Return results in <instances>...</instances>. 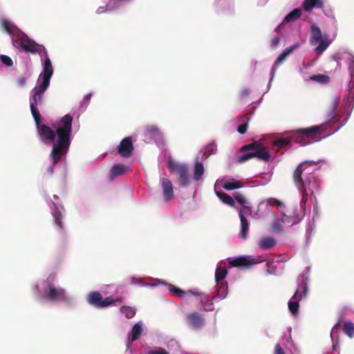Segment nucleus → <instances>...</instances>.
Returning a JSON list of instances; mask_svg holds the SVG:
<instances>
[{
	"label": "nucleus",
	"mask_w": 354,
	"mask_h": 354,
	"mask_svg": "<svg viewBox=\"0 0 354 354\" xmlns=\"http://www.w3.org/2000/svg\"><path fill=\"white\" fill-rule=\"evenodd\" d=\"M1 25L2 28L12 37V44L15 47L32 54L38 53L40 55L42 71L33 89L46 91L49 86L50 78L53 74L52 62L48 57L47 50L43 45L38 44L30 39L8 19L1 18Z\"/></svg>",
	"instance_id": "obj_2"
},
{
	"label": "nucleus",
	"mask_w": 354,
	"mask_h": 354,
	"mask_svg": "<svg viewBox=\"0 0 354 354\" xmlns=\"http://www.w3.org/2000/svg\"><path fill=\"white\" fill-rule=\"evenodd\" d=\"M45 91L32 89L30 97V111L37 129L40 140L46 145H50L55 142V133L49 127L41 124V116L37 106L41 104L42 96Z\"/></svg>",
	"instance_id": "obj_6"
},
{
	"label": "nucleus",
	"mask_w": 354,
	"mask_h": 354,
	"mask_svg": "<svg viewBox=\"0 0 354 354\" xmlns=\"http://www.w3.org/2000/svg\"><path fill=\"white\" fill-rule=\"evenodd\" d=\"M289 143V140L286 138H280L275 140L274 142V144L277 146H279L280 147H285L288 145Z\"/></svg>",
	"instance_id": "obj_42"
},
{
	"label": "nucleus",
	"mask_w": 354,
	"mask_h": 354,
	"mask_svg": "<svg viewBox=\"0 0 354 354\" xmlns=\"http://www.w3.org/2000/svg\"><path fill=\"white\" fill-rule=\"evenodd\" d=\"M129 171V167L122 164L114 165L110 170L109 180H113L115 177L122 175Z\"/></svg>",
	"instance_id": "obj_25"
},
{
	"label": "nucleus",
	"mask_w": 354,
	"mask_h": 354,
	"mask_svg": "<svg viewBox=\"0 0 354 354\" xmlns=\"http://www.w3.org/2000/svg\"><path fill=\"white\" fill-rule=\"evenodd\" d=\"M91 96L92 93H88L84 97L80 107V110L81 111H84L86 109V106L91 101Z\"/></svg>",
	"instance_id": "obj_36"
},
{
	"label": "nucleus",
	"mask_w": 354,
	"mask_h": 354,
	"mask_svg": "<svg viewBox=\"0 0 354 354\" xmlns=\"http://www.w3.org/2000/svg\"><path fill=\"white\" fill-rule=\"evenodd\" d=\"M241 151L243 153L238 157L239 163H243L253 158H257L263 161H268L270 158L268 149L258 142L243 146Z\"/></svg>",
	"instance_id": "obj_7"
},
{
	"label": "nucleus",
	"mask_w": 354,
	"mask_h": 354,
	"mask_svg": "<svg viewBox=\"0 0 354 354\" xmlns=\"http://www.w3.org/2000/svg\"><path fill=\"white\" fill-rule=\"evenodd\" d=\"M327 78L328 77L324 75H312L309 77V79L310 80H313V81H315V82H317L319 83H324L326 81Z\"/></svg>",
	"instance_id": "obj_37"
},
{
	"label": "nucleus",
	"mask_w": 354,
	"mask_h": 354,
	"mask_svg": "<svg viewBox=\"0 0 354 354\" xmlns=\"http://www.w3.org/2000/svg\"><path fill=\"white\" fill-rule=\"evenodd\" d=\"M300 46V44L299 42H296L293 45L286 48L285 50H283L282 53H283L287 57L290 55L294 50L298 48Z\"/></svg>",
	"instance_id": "obj_39"
},
{
	"label": "nucleus",
	"mask_w": 354,
	"mask_h": 354,
	"mask_svg": "<svg viewBox=\"0 0 354 354\" xmlns=\"http://www.w3.org/2000/svg\"><path fill=\"white\" fill-rule=\"evenodd\" d=\"M119 153L124 158L131 156L133 150V142L130 137L124 138L118 147Z\"/></svg>",
	"instance_id": "obj_20"
},
{
	"label": "nucleus",
	"mask_w": 354,
	"mask_h": 354,
	"mask_svg": "<svg viewBox=\"0 0 354 354\" xmlns=\"http://www.w3.org/2000/svg\"><path fill=\"white\" fill-rule=\"evenodd\" d=\"M214 192L217 197L225 204L234 207L235 205V201L232 197L229 196L225 192H223L221 189H214Z\"/></svg>",
	"instance_id": "obj_29"
},
{
	"label": "nucleus",
	"mask_w": 354,
	"mask_h": 354,
	"mask_svg": "<svg viewBox=\"0 0 354 354\" xmlns=\"http://www.w3.org/2000/svg\"><path fill=\"white\" fill-rule=\"evenodd\" d=\"M334 60L338 65L344 62L347 66L354 62V55L348 51H341L336 53L333 57Z\"/></svg>",
	"instance_id": "obj_24"
},
{
	"label": "nucleus",
	"mask_w": 354,
	"mask_h": 354,
	"mask_svg": "<svg viewBox=\"0 0 354 354\" xmlns=\"http://www.w3.org/2000/svg\"><path fill=\"white\" fill-rule=\"evenodd\" d=\"M50 208L54 219L55 225L58 229H62L63 227L62 218L64 216V208L63 205L53 202L50 205Z\"/></svg>",
	"instance_id": "obj_18"
},
{
	"label": "nucleus",
	"mask_w": 354,
	"mask_h": 354,
	"mask_svg": "<svg viewBox=\"0 0 354 354\" xmlns=\"http://www.w3.org/2000/svg\"><path fill=\"white\" fill-rule=\"evenodd\" d=\"M0 60L6 66H11L13 64L12 59L8 55H1Z\"/></svg>",
	"instance_id": "obj_40"
},
{
	"label": "nucleus",
	"mask_w": 354,
	"mask_h": 354,
	"mask_svg": "<svg viewBox=\"0 0 354 354\" xmlns=\"http://www.w3.org/2000/svg\"><path fill=\"white\" fill-rule=\"evenodd\" d=\"M267 272L270 274H276L277 272V268L273 262H268L266 264Z\"/></svg>",
	"instance_id": "obj_41"
},
{
	"label": "nucleus",
	"mask_w": 354,
	"mask_h": 354,
	"mask_svg": "<svg viewBox=\"0 0 354 354\" xmlns=\"http://www.w3.org/2000/svg\"><path fill=\"white\" fill-rule=\"evenodd\" d=\"M243 187L241 181L234 178H220L214 184V189L234 190Z\"/></svg>",
	"instance_id": "obj_16"
},
{
	"label": "nucleus",
	"mask_w": 354,
	"mask_h": 354,
	"mask_svg": "<svg viewBox=\"0 0 354 354\" xmlns=\"http://www.w3.org/2000/svg\"><path fill=\"white\" fill-rule=\"evenodd\" d=\"M88 304L96 308H104L115 304V299L110 296L103 298L102 295L97 291L91 292L87 295Z\"/></svg>",
	"instance_id": "obj_14"
},
{
	"label": "nucleus",
	"mask_w": 354,
	"mask_h": 354,
	"mask_svg": "<svg viewBox=\"0 0 354 354\" xmlns=\"http://www.w3.org/2000/svg\"><path fill=\"white\" fill-rule=\"evenodd\" d=\"M275 354H284L283 348L279 344L275 346Z\"/></svg>",
	"instance_id": "obj_48"
},
{
	"label": "nucleus",
	"mask_w": 354,
	"mask_h": 354,
	"mask_svg": "<svg viewBox=\"0 0 354 354\" xmlns=\"http://www.w3.org/2000/svg\"><path fill=\"white\" fill-rule=\"evenodd\" d=\"M53 198L55 200H57V199H58V196L57 195H53Z\"/></svg>",
	"instance_id": "obj_51"
},
{
	"label": "nucleus",
	"mask_w": 354,
	"mask_h": 354,
	"mask_svg": "<svg viewBox=\"0 0 354 354\" xmlns=\"http://www.w3.org/2000/svg\"><path fill=\"white\" fill-rule=\"evenodd\" d=\"M227 271L225 268L217 266L215 271V281L217 285H219L224 279L226 277Z\"/></svg>",
	"instance_id": "obj_32"
},
{
	"label": "nucleus",
	"mask_w": 354,
	"mask_h": 354,
	"mask_svg": "<svg viewBox=\"0 0 354 354\" xmlns=\"http://www.w3.org/2000/svg\"><path fill=\"white\" fill-rule=\"evenodd\" d=\"M168 168L171 172L178 174L180 187H187L189 186L192 178L189 174V167L187 164L178 162L169 158L168 159Z\"/></svg>",
	"instance_id": "obj_13"
},
{
	"label": "nucleus",
	"mask_w": 354,
	"mask_h": 354,
	"mask_svg": "<svg viewBox=\"0 0 354 354\" xmlns=\"http://www.w3.org/2000/svg\"><path fill=\"white\" fill-rule=\"evenodd\" d=\"M120 312L128 319L133 317L136 315V309L131 306H122Z\"/></svg>",
	"instance_id": "obj_35"
},
{
	"label": "nucleus",
	"mask_w": 354,
	"mask_h": 354,
	"mask_svg": "<svg viewBox=\"0 0 354 354\" xmlns=\"http://www.w3.org/2000/svg\"><path fill=\"white\" fill-rule=\"evenodd\" d=\"M202 305L204 306V308L206 310H211L213 309V304L207 300V303L206 304H203V301L201 300Z\"/></svg>",
	"instance_id": "obj_47"
},
{
	"label": "nucleus",
	"mask_w": 354,
	"mask_h": 354,
	"mask_svg": "<svg viewBox=\"0 0 354 354\" xmlns=\"http://www.w3.org/2000/svg\"><path fill=\"white\" fill-rule=\"evenodd\" d=\"M317 165L314 161H304L295 169L293 175L295 184L301 195L300 208L305 212L308 198L315 199V193L320 188V180L313 174Z\"/></svg>",
	"instance_id": "obj_3"
},
{
	"label": "nucleus",
	"mask_w": 354,
	"mask_h": 354,
	"mask_svg": "<svg viewBox=\"0 0 354 354\" xmlns=\"http://www.w3.org/2000/svg\"><path fill=\"white\" fill-rule=\"evenodd\" d=\"M311 35L310 37V44L315 46V52L317 55H322L331 44V40L327 34H322L320 28L315 24L310 27Z\"/></svg>",
	"instance_id": "obj_11"
},
{
	"label": "nucleus",
	"mask_w": 354,
	"mask_h": 354,
	"mask_svg": "<svg viewBox=\"0 0 354 354\" xmlns=\"http://www.w3.org/2000/svg\"><path fill=\"white\" fill-rule=\"evenodd\" d=\"M72 122L73 116L70 114H66L57 124L56 127L57 139L54 142L50 154V158L53 163L47 169L50 175L54 173V167L57 161L68 151L71 145L70 133L72 129Z\"/></svg>",
	"instance_id": "obj_4"
},
{
	"label": "nucleus",
	"mask_w": 354,
	"mask_h": 354,
	"mask_svg": "<svg viewBox=\"0 0 354 354\" xmlns=\"http://www.w3.org/2000/svg\"><path fill=\"white\" fill-rule=\"evenodd\" d=\"M286 57L287 56L283 53H281L274 64L279 66L286 59Z\"/></svg>",
	"instance_id": "obj_45"
},
{
	"label": "nucleus",
	"mask_w": 354,
	"mask_h": 354,
	"mask_svg": "<svg viewBox=\"0 0 354 354\" xmlns=\"http://www.w3.org/2000/svg\"><path fill=\"white\" fill-rule=\"evenodd\" d=\"M147 354H170L168 351L161 347H155L149 350Z\"/></svg>",
	"instance_id": "obj_38"
},
{
	"label": "nucleus",
	"mask_w": 354,
	"mask_h": 354,
	"mask_svg": "<svg viewBox=\"0 0 354 354\" xmlns=\"http://www.w3.org/2000/svg\"><path fill=\"white\" fill-rule=\"evenodd\" d=\"M188 324L195 330H199L205 324L203 317L198 313H188L186 315Z\"/></svg>",
	"instance_id": "obj_19"
},
{
	"label": "nucleus",
	"mask_w": 354,
	"mask_h": 354,
	"mask_svg": "<svg viewBox=\"0 0 354 354\" xmlns=\"http://www.w3.org/2000/svg\"><path fill=\"white\" fill-rule=\"evenodd\" d=\"M57 276L50 274L46 280L35 283L32 286L33 295L37 299L53 302L68 301L71 298L65 289L55 284Z\"/></svg>",
	"instance_id": "obj_5"
},
{
	"label": "nucleus",
	"mask_w": 354,
	"mask_h": 354,
	"mask_svg": "<svg viewBox=\"0 0 354 354\" xmlns=\"http://www.w3.org/2000/svg\"><path fill=\"white\" fill-rule=\"evenodd\" d=\"M339 323L340 319L338 321L337 323H336L333 327L331 329L330 331V337L333 342L335 341V343L333 345V351H338V344H339V339H338V333L339 331Z\"/></svg>",
	"instance_id": "obj_30"
},
{
	"label": "nucleus",
	"mask_w": 354,
	"mask_h": 354,
	"mask_svg": "<svg viewBox=\"0 0 354 354\" xmlns=\"http://www.w3.org/2000/svg\"><path fill=\"white\" fill-rule=\"evenodd\" d=\"M275 205L281 206L282 203L272 198L262 201L258 206V212L260 214H263L264 212H269L271 211V207Z\"/></svg>",
	"instance_id": "obj_23"
},
{
	"label": "nucleus",
	"mask_w": 354,
	"mask_h": 354,
	"mask_svg": "<svg viewBox=\"0 0 354 354\" xmlns=\"http://www.w3.org/2000/svg\"><path fill=\"white\" fill-rule=\"evenodd\" d=\"M279 66H276L275 64L273 65L272 69H271V71H270V81L268 82V88H267V91L266 92L270 89V86H271V83H272V81L274 79V77L275 75V72Z\"/></svg>",
	"instance_id": "obj_43"
},
{
	"label": "nucleus",
	"mask_w": 354,
	"mask_h": 354,
	"mask_svg": "<svg viewBox=\"0 0 354 354\" xmlns=\"http://www.w3.org/2000/svg\"><path fill=\"white\" fill-rule=\"evenodd\" d=\"M348 70L351 81L348 85V95L344 99V111L348 112V115L342 120L340 118L336 119L340 97L337 95L333 97L326 113L327 123L300 129L295 131L294 137L296 142L300 145L305 146L319 141L322 138L337 132L346 124L354 106V62L348 66Z\"/></svg>",
	"instance_id": "obj_1"
},
{
	"label": "nucleus",
	"mask_w": 354,
	"mask_h": 354,
	"mask_svg": "<svg viewBox=\"0 0 354 354\" xmlns=\"http://www.w3.org/2000/svg\"><path fill=\"white\" fill-rule=\"evenodd\" d=\"M301 15V10L299 8H295L289 12L283 19V22H292L299 19Z\"/></svg>",
	"instance_id": "obj_33"
},
{
	"label": "nucleus",
	"mask_w": 354,
	"mask_h": 354,
	"mask_svg": "<svg viewBox=\"0 0 354 354\" xmlns=\"http://www.w3.org/2000/svg\"><path fill=\"white\" fill-rule=\"evenodd\" d=\"M247 129H248V124H244L239 125L238 127L237 131L240 134H244V133H246Z\"/></svg>",
	"instance_id": "obj_46"
},
{
	"label": "nucleus",
	"mask_w": 354,
	"mask_h": 354,
	"mask_svg": "<svg viewBox=\"0 0 354 354\" xmlns=\"http://www.w3.org/2000/svg\"><path fill=\"white\" fill-rule=\"evenodd\" d=\"M279 42H280V37L278 35L274 37L270 41L271 48L273 49L277 48L279 46Z\"/></svg>",
	"instance_id": "obj_44"
},
{
	"label": "nucleus",
	"mask_w": 354,
	"mask_h": 354,
	"mask_svg": "<svg viewBox=\"0 0 354 354\" xmlns=\"http://www.w3.org/2000/svg\"><path fill=\"white\" fill-rule=\"evenodd\" d=\"M235 200L243 206L242 209L239 211V216L241 221V230L239 232V237L243 240L248 238V232L249 230V222L245 218V214L250 213L251 210L250 207L247 206L248 203L246 198L241 193L236 192L234 194Z\"/></svg>",
	"instance_id": "obj_12"
},
{
	"label": "nucleus",
	"mask_w": 354,
	"mask_h": 354,
	"mask_svg": "<svg viewBox=\"0 0 354 354\" xmlns=\"http://www.w3.org/2000/svg\"><path fill=\"white\" fill-rule=\"evenodd\" d=\"M131 283L132 284H138L141 286H143V287H151V288H154V287H157L158 286L162 284V285H164V286H167L169 287V290L171 292H174V293H176L181 298H185L187 295H194V296H200V297H203L204 296L205 297V299H207V295H205L203 293H201V292H198L197 291H194V290H189L188 292H185L171 284H168L167 283L163 281H161L158 279H151V281H153V283H145L141 279H139V278H136V277H131Z\"/></svg>",
	"instance_id": "obj_9"
},
{
	"label": "nucleus",
	"mask_w": 354,
	"mask_h": 354,
	"mask_svg": "<svg viewBox=\"0 0 354 354\" xmlns=\"http://www.w3.org/2000/svg\"><path fill=\"white\" fill-rule=\"evenodd\" d=\"M313 228L311 227H309L306 230V242L308 243L310 242V236L311 234Z\"/></svg>",
	"instance_id": "obj_49"
},
{
	"label": "nucleus",
	"mask_w": 354,
	"mask_h": 354,
	"mask_svg": "<svg viewBox=\"0 0 354 354\" xmlns=\"http://www.w3.org/2000/svg\"><path fill=\"white\" fill-rule=\"evenodd\" d=\"M277 240L271 236H262L257 241L258 248L262 250H268L274 248Z\"/></svg>",
	"instance_id": "obj_22"
},
{
	"label": "nucleus",
	"mask_w": 354,
	"mask_h": 354,
	"mask_svg": "<svg viewBox=\"0 0 354 354\" xmlns=\"http://www.w3.org/2000/svg\"><path fill=\"white\" fill-rule=\"evenodd\" d=\"M216 294L212 297V299L214 301L225 299L228 292V288L226 282H221L219 285L216 284Z\"/></svg>",
	"instance_id": "obj_26"
},
{
	"label": "nucleus",
	"mask_w": 354,
	"mask_h": 354,
	"mask_svg": "<svg viewBox=\"0 0 354 354\" xmlns=\"http://www.w3.org/2000/svg\"><path fill=\"white\" fill-rule=\"evenodd\" d=\"M344 333L350 338L354 337V324L351 321H346L343 324Z\"/></svg>",
	"instance_id": "obj_34"
},
{
	"label": "nucleus",
	"mask_w": 354,
	"mask_h": 354,
	"mask_svg": "<svg viewBox=\"0 0 354 354\" xmlns=\"http://www.w3.org/2000/svg\"><path fill=\"white\" fill-rule=\"evenodd\" d=\"M308 274L300 275L297 279V288L293 296L288 301V309L293 315H297L299 308V301L305 298L308 294Z\"/></svg>",
	"instance_id": "obj_8"
},
{
	"label": "nucleus",
	"mask_w": 354,
	"mask_h": 354,
	"mask_svg": "<svg viewBox=\"0 0 354 354\" xmlns=\"http://www.w3.org/2000/svg\"><path fill=\"white\" fill-rule=\"evenodd\" d=\"M160 183L165 201H171L174 197V186L171 181L169 178H162Z\"/></svg>",
	"instance_id": "obj_21"
},
{
	"label": "nucleus",
	"mask_w": 354,
	"mask_h": 354,
	"mask_svg": "<svg viewBox=\"0 0 354 354\" xmlns=\"http://www.w3.org/2000/svg\"><path fill=\"white\" fill-rule=\"evenodd\" d=\"M299 221V215L295 212H281L274 217L271 225V229L273 232L279 233L282 232L284 227H291Z\"/></svg>",
	"instance_id": "obj_10"
},
{
	"label": "nucleus",
	"mask_w": 354,
	"mask_h": 354,
	"mask_svg": "<svg viewBox=\"0 0 354 354\" xmlns=\"http://www.w3.org/2000/svg\"><path fill=\"white\" fill-rule=\"evenodd\" d=\"M323 6L322 0H304L303 7L306 11H310L313 8H320Z\"/></svg>",
	"instance_id": "obj_31"
},
{
	"label": "nucleus",
	"mask_w": 354,
	"mask_h": 354,
	"mask_svg": "<svg viewBox=\"0 0 354 354\" xmlns=\"http://www.w3.org/2000/svg\"><path fill=\"white\" fill-rule=\"evenodd\" d=\"M266 259V257L263 255L257 257H239L232 259H229V263L232 266L243 267L263 262Z\"/></svg>",
	"instance_id": "obj_15"
},
{
	"label": "nucleus",
	"mask_w": 354,
	"mask_h": 354,
	"mask_svg": "<svg viewBox=\"0 0 354 354\" xmlns=\"http://www.w3.org/2000/svg\"><path fill=\"white\" fill-rule=\"evenodd\" d=\"M146 135L156 142L162 139V134L156 126H149L145 129Z\"/></svg>",
	"instance_id": "obj_27"
},
{
	"label": "nucleus",
	"mask_w": 354,
	"mask_h": 354,
	"mask_svg": "<svg viewBox=\"0 0 354 354\" xmlns=\"http://www.w3.org/2000/svg\"><path fill=\"white\" fill-rule=\"evenodd\" d=\"M204 173L205 168L203 163L196 160L194 162L193 179L196 181L202 180Z\"/></svg>",
	"instance_id": "obj_28"
},
{
	"label": "nucleus",
	"mask_w": 354,
	"mask_h": 354,
	"mask_svg": "<svg viewBox=\"0 0 354 354\" xmlns=\"http://www.w3.org/2000/svg\"><path fill=\"white\" fill-rule=\"evenodd\" d=\"M250 93V89L249 88H245L241 91L242 97L248 96Z\"/></svg>",
	"instance_id": "obj_50"
},
{
	"label": "nucleus",
	"mask_w": 354,
	"mask_h": 354,
	"mask_svg": "<svg viewBox=\"0 0 354 354\" xmlns=\"http://www.w3.org/2000/svg\"><path fill=\"white\" fill-rule=\"evenodd\" d=\"M278 29H279V27H277V28H275V30H276V31H277V30H278Z\"/></svg>",
	"instance_id": "obj_52"
},
{
	"label": "nucleus",
	"mask_w": 354,
	"mask_h": 354,
	"mask_svg": "<svg viewBox=\"0 0 354 354\" xmlns=\"http://www.w3.org/2000/svg\"><path fill=\"white\" fill-rule=\"evenodd\" d=\"M143 331V324L142 322L135 324L131 331L128 333L126 353L132 354L131 342L138 339Z\"/></svg>",
	"instance_id": "obj_17"
}]
</instances>
